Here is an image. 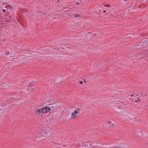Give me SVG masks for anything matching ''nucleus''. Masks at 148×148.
Instances as JSON below:
<instances>
[{
    "mask_svg": "<svg viewBox=\"0 0 148 148\" xmlns=\"http://www.w3.org/2000/svg\"><path fill=\"white\" fill-rule=\"evenodd\" d=\"M80 109L78 108L77 109H76L75 110L72 114L71 117L73 118H75L77 116L78 114L79 113Z\"/></svg>",
    "mask_w": 148,
    "mask_h": 148,
    "instance_id": "obj_1",
    "label": "nucleus"
},
{
    "mask_svg": "<svg viewBox=\"0 0 148 148\" xmlns=\"http://www.w3.org/2000/svg\"><path fill=\"white\" fill-rule=\"evenodd\" d=\"M35 112L37 114H38L41 113H43L42 108H41V106H37L35 109Z\"/></svg>",
    "mask_w": 148,
    "mask_h": 148,
    "instance_id": "obj_2",
    "label": "nucleus"
},
{
    "mask_svg": "<svg viewBox=\"0 0 148 148\" xmlns=\"http://www.w3.org/2000/svg\"><path fill=\"white\" fill-rule=\"evenodd\" d=\"M50 110L51 109L49 107H46L42 108L43 113H48Z\"/></svg>",
    "mask_w": 148,
    "mask_h": 148,
    "instance_id": "obj_3",
    "label": "nucleus"
},
{
    "mask_svg": "<svg viewBox=\"0 0 148 148\" xmlns=\"http://www.w3.org/2000/svg\"><path fill=\"white\" fill-rule=\"evenodd\" d=\"M107 124L108 125L109 127H111L112 126H113L114 125V123H112L111 121H109L107 122Z\"/></svg>",
    "mask_w": 148,
    "mask_h": 148,
    "instance_id": "obj_4",
    "label": "nucleus"
},
{
    "mask_svg": "<svg viewBox=\"0 0 148 148\" xmlns=\"http://www.w3.org/2000/svg\"><path fill=\"white\" fill-rule=\"evenodd\" d=\"M139 100V99L136 97H134L132 99V100L134 102H137Z\"/></svg>",
    "mask_w": 148,
    "mask_h": 148,
    "instance_id": "obj_5",
    "label": "nucleus"
},
{
    "mask_svg": "<svg viewBox=\"0 0 148 148\" xmlns=\"http://www.w3.org/2000/svg\"><path fill=\"white\" fill-rule=\"evenodd\" d=\"M143 45V46L144 48L146 47L148 45V42L147 41L144 42Z\"/></svg>",
    "mask_w": 148,
    "mask_h": 148,
    "instance_id": "obj_6",
    "label": "nucleus"
},
{
    "mask_svg": "<svg viewBox=\"0 0 148 148\" xmlns=\"http://www.w3.org/2000/svg\"><path fill=\"white\" fill-rule=\"evenodd\" d=\"M5 8H9V11H11L12 10V8L11 7V6L10 5H8L5 6Z\"/></svg>",
    "mask_w": 148,
    "mask_h": 148,
    "instance_id": "obj_7",
    "label": "nucleus"
},
{
    "mask_svg": "<svg viewBox=\"0 0 148 148\" xmlns=\"http://www.w3.org/2000/svg\"><path fill=\"white\" fill-rule=\"evenodd\" d=\"M74 16H75L76 17H79L80 16V15L78 14H75Z\"/></svg>",
    "mask_w": 148,
    "mask_h": 148,
    "instance_id": "obj_8",
    "label": "nucleus"
},
{
    "mask_svg": "<svg viewBox=\"0 0 148 148\" xmlns=\"http://www.w3.org/2000/svg\"><path fill=\"white\" fill-rule=\"evenodd\" d=\"M47 140V139H46V138H42L41 140V141H42V140Z\"/></svg>",
    "mask_w": 148,
    "mask_h": 148,
    "instance_id": "obj_9",
    "label": "nucleus"
},
{
    "mask_svg": "<svg viewBox=\"0 0 148 148\" xmlns=\"http://www.w3.org/2000/svg\"><path fill=\"white\" fill-rule=\"evenodd\" d=\"M83 83V82H82V81H81L80 82V84H82Z\"/></svg>",
    "mask_w": 148,
    "mask_h": 148,
    "instance_id": "obj_10",
    "label": "nucleus"
},
{
    "mask_svg": "<svg viewBox=\"0 0 148 148\" xmlns=\"http://www.w3.org/2000/svg\"><path fill=\"white\" fill-rule=\"evenodd\" d=\"M3 12H5V9H3Z\"/></svg>",
    "mask_w": 148,
    "mask_h": 148,
    "instance_id": "obj_11",
    "label": "nucleus"
},
{
    "mask_svg": "<svg viewBox=\"0 0 148 148\" xmlns=\"http://www.w3.org/2000/svg\"><path fill=\"white\" fill-rule=\"evenodd\" d=\"M106 12V11L105 10H104L103 12V13H105Z\"/></svg>",
    "mask_w": 148,
    "mask_h": 148,
    "instance_id": "obj_12",
    "label": "nucleus"
},
{
    "mask_svg": "<svg viewBox=\"0 0 148 148\" xmlns=\"http://www.w3.org/2000/svg\"><path fill=\"white\" fill-rule=\"evenodd\" d=\"M76 4H79V3H76Z\"/></svg>",
    "mask_w": 148,
    "mask_h": 148,
    "instance_id": "obj_13",
    "label": "nucleus"
},
{
    "mask_svg": "<svg viewBox=\"0 0 148 148\" xmlns=\"http://www.w3.org/2000/svg\"><path fill=\"white\" fill-rule=\"evenodd\" d=\"M84 82H86V81H84Z\"/></svg>",
    "mask_w": 148,
    "mask_h": 148,
    "instance_id": "obj_14",
    "label": "nucleus"
},
{
    "mask_svg": "<svg viewBox=\"0 0 148 148\" xmlns=\"http://www.w3.org/2000/svg\"><path fill=\"white\" fill-rule=\"evenodd\" d=\"M90 145H91V146L92 145L91 144H90Z\"/></svg>",
    "mask_w": 148,
    "mask_h": 148,
    "instance_id": "obj_15",
    "label": "nucleus"
},
{
    "mask_svg": "<svg viewBox=\"0 0 148 148\" xmlns=\"http://www.w3.org/2000/svg\"><path fill=\"white\" fill-rule=\"evenodd\" d=\"M52 108H53V106H52Z\"/></svg>",
    "mask_w": 148,
    "mask_h": 148,
    "instance_id": "obj_16",
    "label": "nucleus"
},
{
    "mask_svg": "<svg viewBox=\"0 0 148 148\" xmlns=\"http://www.w3.org/2000/svg\"><path fill=\"white\" fill-rule=\"evenodd\" d=\"M52 108H53V106H52Z\"/></svg>",
    "mask_w": 148,
    "mask_h": 148,
    "instance_id": "obj_17",
    "label": "nucleus"
},
{
    "mask_svg": "<svg viewBox=\"0 0 148 148\" xmlns=\"http://www.w3.org/2000/svg\"><path fill=\"white\" fill-rule=\"evenodd\" d=\"M58 1H59V0H58Z\"/></svg>",
    "mask_w": 148,
    "mask_h": 148,
    "instance_id": "obj_18",
    "label": "nucleus"
}]
</instances>
